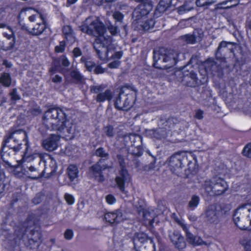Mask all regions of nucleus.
<instances>
[{"mask_svg":"<svg viewBox=\"0 0 251 251\" xmlns=\"http://www.w3.org/2000/svg\"><path fill=\"white\" fill-rule=\"evenodd\" d=\"M248 210L245 209L243 205L238 207L234 213L233 220L235 225L242 230L250 231L248 220L246 217Z\"/></svg>","mask_w":251,"mask_h":251,"instance_id":"obj_11","label":"nucleus"},{"mask_svg":"<svg viewBox=\"0 0 251 251\" xmlns=\"http://www.w3.org/2000/svg\"><path fill=\"white\" fill-rule=\"evenodd\" d=\"M192 8V6H187V4H184L179 7L178 11L180 13H182L183 12L190 11Z\"/></svg>","mask_w":251,"mask_h":251,"instance_id":"obj_49","label":"nucleus"},{"mask_svg":"<svg viewBox=\"0 0 251 251\" xmlns=\"http://www.w3.org/2000/svg\"><path fill=\"white\" fill-rule=\"evenodd\" d=\"M41 112V109L39 107H37L31 110V113L32 114L37 115L40 114Z\"/></svg>","mask_w":251,"mask_h":251,"instance_id":"obj_58","label":"nucleus"},{"mask_svg":"<svg viewBox=\"0 0 251 251\" xmlns=\"http://www.w3.org/2000/svg\"><path fill=\"white\" fill-rule=\"evenodd\" d=\"M104 88V86H93L91 88V92L92 93H99L98 94H102L101 92Z\"/></svg>","mask_w":251,"mask_h":251,"instance_id":"obj_40","label":"nucleus"},{"mask_svg":"<svg viewBox=\"0 0 251 251\" xmlns=\"http://www.w3.org/2000/svg\"><path fill=\"white\" fill-rule=\"evenodd\" d=\"M109 168V167L107 164L103 163V160L100 159L99 161L90 167L89 169L90 175L91 177L95 178L99 182H102L104 180L102 172Z\"/></svg>","mask_w":251,"mask_h":251,"instance_id":"obj_14","label":"nucleus"},{"mask_svg":"<svg viewBox=\"0 0 251 251\" xmlns=\"http://www.w3.org/2000/svg\"><path fill=\"white\" fill-rule=\"evenodd\" d=\"M85 66L88 71L91 72L94 68L95 64L94 62L88 60L85 61Z\"/></svg>","mask_w":251,"mask_h":251,"instance_id":"obj_45","label":"nucleus"},{"mask_svg":"<svg viewBox=\"0 0 251 251\" xmlns=\"http://www.w3.org/2000/svg\"><path fill=\"white\" fill-rule=\"evenodd\" d=\"M133 243L135 248L137 250L141 249L143 251V248L148 247L149 251H154V244L152 240L148 239L147 235L143 232L136 233L134 237Z\"/></svg>","mask_w":251,"mask_h":251,"instance_id":"obj_13","label":"nucleus"},{"mask_svg":"<svg viewBox=\"0 0 251 251\" xmlns=\"http://www.w3.org/2000/svg\"><path fill=\"white\" fill-rule=\"evenodd\" d=\"M62 80V77L58 75H56L52 78V81L54 83L60 82Z\"/></svg>","mask_w":251,"mask_h":251,"instance_id":"obj_57","label":"nucleus"},{"mask_svg":"<svg viewBox=\"0 0 251 251\" xmlns=\"http://www.w3.org/2000/svg\"><path fill=\"white\" fill-rule=\"evenodd\" d=\"M0 83L5 87H9L11 83L10 75L6 73H3L0 74Z\"/></svg>","mask_w":251,"mask_h":251,"instance_id":"obj_27","label":"nucleus"},{"mask_svg":"<svg viewBox=\"0 0 251 251\" xmlns=\"http://www.w3.org/2000/svg\"><path fill=\"white\" fill-rule=\"evenodd\" d=\"M10 96L12 101H15L20 99L19 95H10Z\"/></svg>","mask_w":251,"mask_h":251,"instance_id":"obj_59","label":"nucleus"},{"mask_svg":"<svg viewBox=\"0 0 251 251\" xmlns=\"http://www.w3.org/2000/svg\"><path fill=\"white\" fill-rule=\"evenodd\" d=\"M105 69L102 68L100 66H95L93 71L97 74H102L104 72Z\"/></svg>","mask_w":251,"mask_h":251,"instance_id":"obj_50","label":"nucleus"},{"mask_svg":"<svg viewBox=\"0 0 251 251\" xmlns=\"http://www.w3.org/2000/svg\"><path fill=\"white\" fill-rule=\"evenodd\" d=\"M112 17L116 22L122 23L124 15L119 11H115L113 13Z\"/></svg>","mask_w":251,"mask_h":251,"instance_id":"obj_36","label":"nucleus"},{"mask_svg":"<svg viewBox=\"0 0 251 251\" xmlns=\"http://www.w3.org/2000/svg\"><path fill=\"white\" fill-rule=\"evenodd\" d=\"M203 111L201 109L196 110L195 111V118L198 120H201L203 118Z\"/></svg>","mask_w":251,"mask_h":251,"instance_id":"obj_48","label":"nucleus"},{"mask_svg":"<svg viewBox=\"0 0 251 251\" xmlns=\"http://www.w3.org/2000/svg\"><path fill=\"white\" fill-rule=\"evenodd\" d=\"M140 4L133 12V24L145 30L152 28L155 21L150 12L152 9V2L150 0H135Z\"/></svg>","mask_w":251,"mask_h":251,"instance_id":"obj_3","label":"nucleus"},{"mask_svg":"<svg viewBox=\"0 0 251 251\" xmlns=\"http://www.w3.org/2000/svg\"><path fill=\"white\" fill-rule=\"evenodd\" d=\"M154 137L161 138L166 136V132L162 128H158L153 131Z\"/></svg>","mask_w":251,"mask_h":251,"instance_id":"obj_35","label":"nucleus"},{"mask_svg":"<svg viewBox=\"0 0 251 251\" xmlns=\"http://www.w3.org/2000/svg\"><path fill=\"white\" fill-rule=\"evenodd\" d=\"M169 237L172 242L178 249L181 250L186 247V243L184 241L183 237L179 232L174 231L170 234Z\"/></svg>","mask_w":251,"mask_h":251,"instance_id":"obj_20","label":"nucleus"},{"mask_svg":"<svg viewBox=\"0 0 251 251\" xmlns=\"http://www.w3.org/2000/svg\"><path fill=\"white\" fill-rule=\"evenodd\" d=\"M221 213L220 209L217 208L214 205H210L205 212V220L210 224H218L220 222Z\"/></svg>","mask_w":251,"mask_h":251,"instance_id":"obj_16","label":"nucleus"},{"mask_svg":"<svg viewBox=\"0 0 251 251\" xmlns=\"http://www.w3.org/2000/svg\"><path fill=\"white\" fill-rule=\"evenodd\" d=\"M204 66L206 70L205 72H206L208 70H211L215 66V63L213 60L208 59L204 63ZM179 75H182L181 77H182V83L190 87H196L203 84L206 82L207 79L206 72L205 73L202 79L199 80L197 77V75L193 71H186L185 68L182 72H179Z\"/></svg>","mask_w":251,"mask_h":251,"instance_id":"obj_7","label":"nucleus"},{"mask_svg":"<svg viewBox=\"0 0 251 251\" xmlns=\"http://www.w3.org/2000/svg\"><path fill=\"white\" fill-rule=\"evenodd\" d=\"M74 56L75 57L80 56L81 55V51L78 48H75L73 50Z\"/></svg>","mask_w":251,"mask_h":251,"instance_id":"obj_55","label":"nucleus"},{"mask_svg":"<svg viewBox=\"0 0 251 251\" xmlns=\"http://www.w3.org/2000/svg\"><path fill=\"white\" fill-rule=\"evenodd\" d=\"M192 35L197 43L201 40L203 36V32L201 29H195Z\"/></svg>","mask_w":251,"mask_h":251,"instance_id":"obj_31","label":"nucleus"},{"mask_svg":"<svg viewBox=\"0 0 251 251\" xmlns=\"http://www.w3.org/2000/svg\"><path fill=\"white\" fill-rule=\"evenodd\" d=\"M42 201V198L40 195H37L33 200L32 202L35 204H38Z\"/></svg>","mask_w":251,"mask_h":251,"instance_id":"obj_54","label":"nucleus"},{"mask_svg":"<svg viewBox=\"0 0 251 251\" xmlns=\"http://www.w3.org/2000/svg\"><path fill=\"white\" fill-rule=\"evenodd\" d=\"M96 155L100 157H107L108 156V153L105 151L103 148H99L96 151Z\"/></svg>","mask_w":251,"mask_h":251,"instance_id":"obj_37","label":"nucleus"},{"mask_svg":"<svg viewBox=\"0 0 251 251\" xmlns=\"http://www.w3.org/2000/svg\"><path fill=\"white\" fill-rule=\"evenodd\" d=\"M60 140V136L56 134H51L43 140V147L49 151H52L57 149Z\"/></svg>","mask_w":251,"mask_h":251,"instance_id":"obj_17","label":"nucleus"},{"mask_svg":"<svg viewBox=\"0 0 251 251\" xmlns=\"http://www.w3.org/2000/svg\"><path fill=\"white\" fill-rule=\"evenodd\" d=\"M185 232L186 233V239L190 244L194 246H198L204 244V242L200 237L195 236L193 234L189 232L188 229L185 231Z\"/></svg>","mask_w":251,"mask_h":251,"instance_id":"obj_24","label":"nucleus"},{"mask_svg":"<svg viewBox=\"0 0 251 251\" xmlns=\"http://www.w3.org/2000/svg\"><path fill=\"white\" fill-rule=\"evenodd\" d=\"M3 65H4L6 67L10 68L12 66V64L8 62L7 60H4L3 62Z\"/></svg>","mask_w":251,"mask_h":251,"instance_id":"obj_61","label":"nucleus"},{"mask_svg":"<svg viewBox=\"0 0 251 251\" xmlns=\"http://www.w3.org/2000/svg\"><path fill=\"white\" fill-rule=\"evenodd\" d=\"M65 48V43L64 41L60 42L59 45L56 46L55 48V50L56 52H62Z\"/></svg>","mask_w":251,"mask_h":251,"instance_id":"obj_42","label":"nucleus"},{"mask_svg":"<svg viewBox=\"0 0 251 251\" xmlns=\"http://www.w3.org/2000/svg\"><path fill=\"white\" fill-rule=\"evenodd\" d=\"M115 134V131L114 127L110 125L104 126L103 128L102 136H105L109 138H112Z\"/></svg>","mask_w":251,"mask_h":251,"instance_id":"obj_28","label":"nucleus"},{"mask_svg":"<svg viewBox=\"0 0 251 251\" xmlns=\"http://www.w3.org/2000/svg\"><path fill=\"white\" fill-rule=\"evenodd\" d=\"M3 173H0V194L3 192L4 189V185L3 181Z\"/></svg>","mask_w":251,"mask_h":251,"instance_id":"obj_51","label":"nucleus"},{"mask_svg":"<svg viewBox=\"0 0 251 251\" xmlns=\"http://www.w3.org/2000/svg\"><path fill=\"white\" fill-rule=\"evenodd\" d=\"M64 197L66 201L69 204L72 205L75 203V200L73 195L66 193L65 194Z\"/></svg>","mask_w":251,"mask_h":251,"instance_id":"obj_41","label":"nucleus"},{"mask_svg":"<svg viewBox=\"0 0 251 251\" xmlns=\"http://www.w3.org/2000/svg\"><path fill=\"white\" fill-rule=\"evenodd\" d=\"M172 0H161L154 12V16L159 17L172 4Z\"/></svg>","mask_w":251,"mask_h":251,"instance_id":"obj_22","label":"nucleus"},{"mask_svg":"<svg viewBox=\"0 0 251 251\" xmlns=\"http://www.w3.org/2000/svg\"><path fill=\"white\" fill-rule=\"evenodd\" d=\"M28 20L31 23L37 22L30 30L27 27L25 28V30H28L30 34L38 35L42 34L46 29L44 18L40 12L36 11L35 14H32L28 17Z\"/></svg>","mask_w":251,"mask_h":251,"instance_id":"obj_10","label":"nucleus"},{"mask_svg":"<svg viewBox=\"0 0 251 251\" xmlns=\"http://www.w3.org/2000/svg\"><path fill=\"white\" fill-rule=\"evenodd\" d=\"M43 124L48 129L56 130L63 135L73 134L74 126L67 117L65 112L59 107L49 109L44 114Z\"/></svg>","mask_w":251,"mask_h":251,"instance_id":"obj_1","label":"nucleus"},{"mask_svg":"<svg viewBox=\"0 0 251 251\" xmlns=\"http://www.w3.org/2000/svg\"><path fill=\"white\" fill-rule=\"evenodd\" d=\"M115 59L114 61L108 64V66L109 68L111 69H116L119 66L120 64V62L119 61V59Z\"/></svg>","mask_w":251,"mask_h":251,"instance_id":"obj_46","label":"nucleus"},{"mask_svg":"<svg viewBox=\"0 0 251 251\" xmlns=\"http://www.w3.org/2000/svg\"><path fill=\"white\" fill-rule=\"evenodd\" d=\"M80 29L82 32L94 36H101L105 31L103 24L98 18L92 16L85 19Z\"/></svg>","mask_w":251,"mask_h":251,"instance_id":"obj_8","label":"nucleus"},{"mask_svg":"<svg viewBox=\"0 0 251 251\" xmlns=\"http://www.w3.org/2000/svg\"><path fill=\"white\" fill-rule=\"evenodd\" d=\"M233 46L234 44L231 42L225 41L221 42L216 52L217 58L222 59L227 52H233Z\"/></svg>","mask_w":251,"mask_h":251,"instance_id":"obj_18","label":"nucleus"},{"mask_svg":"<svg viewBox=\"0 0 251 251\" xmlns=\"http://www.w3.org/2000/svg\"><path fill=\"white\" fill-rule=\"evenodd\" d=\"M60 61L63 66L67 67L70 65V62L68 59L65 56H62L60 58Z\"/></svg>","mask_w":251,"mask_h":251,"instance_id":"obj_53","label":"nucleus"},{"mask_svg":"<svg viewBox=\"0 0 251 251\" xmlns=\"http://www.w3.org/2000/svg\"><path fill=\"white\" fill-rule=\"evenodd\" d=\"M71 76L72 78L77 81H79L82 79L81 75L76 71H73L71 72Z\"/></svg>","mask_w":251,"mask_h":251,"instance_id":"obj_43","label":"nucleus"},{"mask_svg":"<svg viewBox=\"0 0 251 251\" xmlns=\"http://www.w3.org/2000/svg\"><path fill=\"white\" fill-rule=\"evenodd\" d=\"M182 38L187 43L193 44L196 43L194 37L192 34H186L182 36Z\"/></svg>","mask_w":251,"mask_h":251,"instance_id":"obj_39","label":"nucleus"},{"mask_svg":"<svg viewBox=\"0 0 251 251\" xmlns=\"http://www.w3.org/2000/svg\"><path fill=\"white\" fill-rule=\"evenodd\" d=\"M231 1V0H225V1H223L221 2H220L219 3H218L216 5V8L218 9H223V8H230V7H232L233 6H234L236 5V4H233V5H227V4L228 3H229V2Z\"/></svg>","mask_w":251,"mask_h":251,"instance_id":"obj_34","label":"nucleus"},{"mask_svg":"<svg viewBox=\"0 0 251 251\" xmlns=\"http://www.w3.org/2000/svg\"><path fill=\"white\" fill-rule=\"evenodd\" d=\"M68 175L70 179L72 181L78 176V170L75 165H70L67 169Z\"/></svg>","mask_w":251,"mask_h":251,"instance_id":"obj_26","label":"nucleus"},{"mask_svg":"<svg viewBox=\"0 0 251 251\" xmlns=\"http://www.w3.org/2000/svg\"><path fill=\"white\" fill-rule=\"evenodd\" d=\"M200 199L199 196L193 195L189 202L188 207L191 210H194L199 205Z\"/></svg>","mask_w":251,"mask_h":251,"instance_id":"obj_29","label":"nucleus"},{"mask_svg":"<svg viewBox=\"0 0 251 251\" xmlns=\"http://www.w3.org/2000/svg\"><path fill=\"white\" fill-rule=\"evenodd\" d=\"M22 141L25 142L26 148L25 152H29V145L27 134L25 131L23 129L11 130L5 135L1 152V158L4 162H8L7 156L9 155L7 152V151H6V148H9L16 152H18L22 149Z\"/></svg>","mask_w":251,"mask_h":251,"instance_id":"obj_2","label":"nucleus"},{"mask_svg":"<svg viewBox=\"0 0 251 251\" xmlns=\"http://www.w3.org/2000/svg\"><path fill=\"white\" fill-rule=\"evenodd\" d=\"M228 188V185L224 179L215 176L206 178L201 182L200 191L206 196H216L224 194Z\"/></svg>","mask_w":251,"mask_h":251,"instance_id":"obj_4","label":"nucleus"},{"mask_svg":"<svg viewBox=\"0 0 251 251\" xmlns=\"http://www.w3.org/2000/svg\"><path fill=\"white\" fill-rule=\"evenodd\" d=\"M123 99V103H121V100L116 99L115 102V106L116 108L122 110H128L133 105L134 103V98L130 99L127 97V95H122Z\"/></svg>","mask_w":251,"mask_h":251,"instance_id":"obj_19","label":"nucleus"},{"mask_svg":"<svg viewBox=\"0 0 251 251\" xmlns=\"http://www.w3.org/2000/svg\"><path fill=\"white\" fill-rule=\"evenodd\" d=\"M63 33L65 38L71 42H74L75 40L74 33L69 25H65L63 27Z\"/></svg>","mask_w":251,"mask_h":251,"instance_id":"obj_25","label":"nucleus"},{"mask_svg":"<svg viewBox=\"0 0 251 251\" xmlns=\"http://www.w3.org/2000/svg\"><path fill=\"white\" fill-rule=\"evenodd\" d=\"M245 209L248 210L246 217L248 220V224L250 230H251V205L249 204H243Z\"/></svg>","mask_w":251,"mask_h":251,"instance_id":"obj_32","label":"nucleus"},{"mask_svg":"<svg viewBox=\"0 0 251 251\" xmlns=\"http://www.w3.org/2000/svg\"><path fill=\"white\" fill-rule=\"evenodd\" d=\"M120 164L121 168L118 175L115 178V182L119 189L122 192H124L125 189V184L130 182V176L122 163H120Z\"/></svg>","mask_w":251,"mask_h":251,"instance_id":"obj_15","label":"nucleus"},{"mask_svg":"<svg viewBox=\"0 0 251 251\" xmlns=\"http://www.w3.org/2000/svg\"><path fill=\"white\" fill-rule=\"evenodd\" d=\"M178 53L173 50H162L154 51V66L158 69H168L175 65L178 61Z\"/></svg>","mask_w":251,"mask_h":251,"instance_id":"obj_6","label":"nucleus"},{"mask_svg":"<svg viewBox=\"0 0 251 251\" xmlns=\"http://www.w3.org/2000/svg\"><path fill=\"white\" fill-rule=\"evenodd\" d=\"M77 0H67V6H69L75 3Z\"/></svg>","mask_w":251,"mask_h":251,"instance_id":"obj_60","label":"nucleus"},{"mask_svg":"<svg viewBox=\"0 0 251 251\" xmlns=\"http://www.w3.org/2000/svg\"><path fill=\"white\" fill-rule=\"evenodd\" d=\"M243 153L245 156L251 159V143L247 144L244 147Z\"/></svg>","mask_w":251,"mask_h":251,"instance_id":"obj_38","label":"nucleus"},{"mask_svg":"<svg viewBox=\"0 0 251 251\" xmlns=\"http://www.w3.org/2000/svg\"><path fill=\"white\" fill-rule=\"evenodd\" d=\"M74 236V232L72 229H68L64 233V237L66 239L71 240Z\"/></svg>","mask_w":251,"mask_h":251,"instance_id":"obj_44","label":"nucleus"},{"mask_svg":"<svg viewBox=\"0 0 251 251\" xmlns=\"http://www.w3.org/2000/svg\"><path fill=\"white\" fill-rule=\"evenodd\" d=\"M215 1V0H197L196 3L198 6L202 7L209 5Z\"/></svg>","mask_w":251,"mask_h":251,"instance_id":"obj_33","label":"nucleus"},{"mask_svg":"<svg viewBox=\"0 0 251 251\" xmlns=\"http://www.w3.org/2000/svg\"><path fill=\"white\" fill-rule=\"evenodd\" d=\"M84 206V203L83 201H81L79 204L78 208L79 209H82V208H83Z\"/></svg>","mask_w":251,"mask_h":251,"instance_id":"obj_64","label":"nucleus"},{"mask_svg":"<svg viewBox=\"0 0 251 251\" xmlns=\"http://www.w3.org/2000/svg\"><path fill=\"white\" fill-rule=\"evenodd\" d=\"M177 224L182 228L183 230L185 231L188 229V227L184 223V222L182 220H177Z\"/></svg>","mask_w":251,"mask_h":251,"instance_id":"obj_56","label":"nucleus"},{"mask_svg":"<svg viewBox=\"0 0 251 251\" xmlns=\"http://www.w3.org/2000/svg\"><path fill=\"white\" fill-rule=\"evenodd\" d=\"M94 48L100 59L104 61L111 59H120L123 56L122 51H115L112 45L105 46L99 39L95 40Z\"/></svg>","mask_w":251,"mask_h":251,"instance_id":"obj_9","label":"nucleus"},{"mask_svg":"<svg viewBox=\"0 0 251 251\" xmlns=\"http://www.w3.org/2000/svg\"><path fill=\"white\" fill-rule=\"evenodd\" d=\"M104 218L107 222L111 224L118 223L122 220L121 213L119 211L106 213Z\"/></svg>","mask_w":251,"mask_h":251,"instance_id":"obj_23","label":"nucleus"},{"mask_svg":"<svg viewBox=\"0 0 251 251\" xmlns=\"http://www.w3.org/2000/svg\"><path fill=\"white\" fill-rule=\"evenodd\" d=\"M105 200L106 202L109 204H113L116 202V199L111 194L108 195L106 197Z\"/></svg>","mask_w":251,"mask_h":251,"instance_id":"obj_47","label":"nucleus"},{"mask_svg":"<svg viewBox=\"0 0 251 251\" xmlns=\"http://www.w3.org/2000/svg\"><path fill=\"white\" fill-rule=\"evenodd\" d=\"M36 233H37V234L38 235V238H33V241H34V242H38V240H40V238H41V235H40V234L39 233H38V232H37Z\"/></svg>","mask_w":251,"mask_h":251,"instance_id":"obj_63","label":"nucleus"},{"mask_svg":"<svg viewBox=\"0 0 251 251\" xmlns=\"http://www.w3.org/2000/svg\"><path fill=\"white\" fill-rule=\"evenodd\" d=\"M0 28H6L7 31L3 32V35L7 39L11 40L9 43V46L7 47V49L13 48L15 46L16 42L14 32L11 27L3 24H0Z\"/></svg>","mask_w":251,"mask_h":251,"instance_id":"obj_21","label":"nucleus"},{"mask_svg":"<svg viewBox=\"0 0 251 251\" xmlns=\"http://www.w3.org/2000/svg\"><path fill=\"white\" fill-rule=\"evenodd\" d=\"M108 29L110 32L113 35H115L117 33L118 28L117 27L110 25L108 26Z\"/></svg>","mask_w":251,"mask_h":251,"instance_id":"obj_52","label":"nucleus"},{"mask_svg":"<svg viewBox=\"0 0 251 251\" xmlns=\"http://www.w3.org/2000/svg\"><path fill=\"white\" fill-rule=\"evenodd\" d=\"M187 162V154L185 152H178L172 155L169 159V166L173 173L178 175L180 170Z\"/></svg>","mask_w":251,"mask_h":251,"instance_id":"obj_12","label":"nucleus"},{"mask_svg":"<svg viewBox=\"0 0 251 251\" xmlns=\"http://www.w3.org/2000/svg\"><path fill=\"white\" fill-rule=\"evenodd\" d=\"M107 95H97V100L98 101H103L104 100V99H101L103 97H105V96H107Z\"/></svg>","mask_w":251,"mask_h":251,"instance_id":"obj_62","label":"nucleus"},{"mask_svg":"<svg viewBox=\"0 0 251 251\" xmlns=\"http://www.w3.org/2000/svg\"><path fill=\"white\" fill-rule=\"evenodd\" d=\"M36 154H32L30 151L24 152L22 159V173L26 176L33 179H38L44 175L45 169L40 171L39 166L41 163V159H39L38 164H34Z\"/></svg>","mask_w":251,"mask_h":251,"instance_id":"obj_5","label":"nucleus"},{"mask_svg":"<svg viewBox=\"0 0 251 251\" xmlns=\"http://www.w3.org/2000/svg\"><path fill=\"white\" fill-rule=\"evenodd\" d=\"M119 91H117V93H119V94H123L124 93H126V94H128L131 92H135V91L133 89V88L129 85H126L120 88Z\"/></svg>","mask_w":251,"mask_h":251,"instance_id":"obj_30","label":"nucleus"}]
</instances>
